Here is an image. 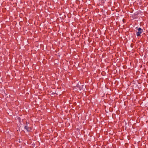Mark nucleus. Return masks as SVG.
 <instances>
[{
	"label": "nucleus",
	"mask_w": 148,
	"mask_h": 148,
	"mask_svg": "<svg viewBox=\"0 0 148 148\" xmlns=\"http://www.w3.org/2000/svg\"><path fill=\"white\" fill-rule=\"evenodd\" d=\"M26 125L24 126V128L27 132H30L31 131L32 128L29 126H28V125L29 123L27 121H26Z\"/></svg>",
	"instance_id": "obj_1"
},
{
	"label": "nucleus",
	"mask_w": 148,
	"mask_h": 148,
	"mask_svg": "<svg viewBox=\"0 0 148 148\" xmlns=\"http://www.w3.org/2000/svg\"><path fill=\"white\" fill-rule=\"evenodd\" d=\"M143 32L138 31L136 32V34L137 36H141V34Z\"/></svg>",
	"instance_id": "obj_2"
},
{
	"label": "nucleus",
	"mask_w": 148,
	"mask_h": 148,
	"mask_svg": "<svg viewBox=\"0 0 148 148\" xmlns=\"http://www.w3.org/2000/svg\"><path fill=\"white\" fill-rule=\"evenodd\" d=\"M138 31H140L142 32L143 31V29H141V28L140 27H139L138 28Z\"/></svg>",
	"instance_id": "obj_3"
}]
</instances>
